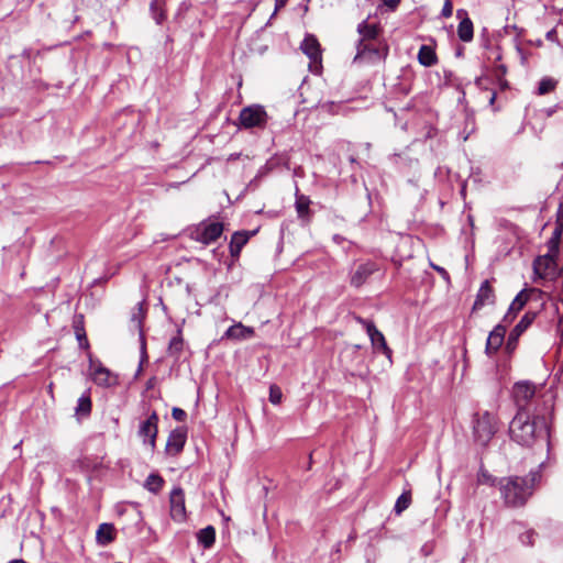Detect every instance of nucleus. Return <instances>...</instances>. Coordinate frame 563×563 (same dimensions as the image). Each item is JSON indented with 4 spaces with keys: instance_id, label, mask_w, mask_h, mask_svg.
Segmentation results:
<instances>
[{
    "instance_id": "f257e3e1",
    "label": "nucleus",
    "mask_w": 563,
    "mask_h": 563,
    "mask_svg": "<svg viewBox=\"0 0 563 563\" xmlns=\"http://www.w3.org/2000/svg\"><path fill=\"white\" fill-rule=\"evenodd\" d=\"M510 439L525 448L547 446L550 450V430L545 417L530 416L527 409H519L509 424Z\"/></svg>"
},
{
    "instance_id": "f03ea898",
    "label": "nucleus",
    "mask_w": 563,
    "mask_h": 563,
    "mask_svg": "<svg viewBox=\"0 0 563 563\" xmlns=\"http://www.w3.org/2000/svg\"><path fill=\"white\" fill-rule=\"evenodd\" d=\"M541 478L539 471H531L527 476H510L498 482L501 498L510 507H520L532 495L533 487Z\"/></svg>"
},
{
    "instance_id": "7ed1b4c3",
    "label": "nucleus",
    "mask_w": 563,
    "mask_h": 563,
    "mask_svg": "<svg viewBox=\"0 0 563 563\" xmlns=\"http://www.w3.org/2000/svg\"><path fill=\"white\" fill-rule=\"evenodd\" d=\"M474 438L481 445H487L498 430L497 418L494 413L485 411L477 413L473 420Z\"/></svg>"
},
{
    "instance_id": "20e7f679",
    "label": "nucleus",
    "mask_w": 563,
    "mask_h": 563,
    "mask_svg": "<svg viewBox=\"0 0 563 563\" xmlns=\"http://www.w3.org/2000/svg\"><path fill=\"white\" fill-rule=\"evenodd\" d=\"M268 115L261 104H252L243 108L239 115L240 126L243 129L265 128Z\"/></svg>"
},
{
    "instance_id": "39448f33",
    "label": "nucleus",
    "mask_w": 563,
    "mask_h": 563,
    "mask_svg": "<svg viewBox=\"0 0 563 563\" xmlns=\"http://www.w3.org/2000/svg\"><path fill=\"white\" fill-rule=\"evenodd\" d=\"M388 48H379L374 42H356V55L354 56L353 63L361 64H375L386 58Z\"/></svg>"
},
{
    "instance_id": "423d86ee",
    "label": "nucleus",
    "mask_w": 563,
    "mask_h": 563,
    "mask_svg": "<svg viewBox=\"0 0 563 563\" xmlns=\"http://www.w3.org/2000/svg\"><path fill=\"white\" fill-rule=\"evenodd\" d=\"M158 421V413L153 410L145 420L140 422L137 430V435L142 440V443L150 446L152 451L156 448Z\"/></svg>"
},
{
    "instance_id": "0eeeda50",
    "label": "nucleus",
    "mask_w": 563,
    "mask_h": 563,
    "mask_svg": "<svg viewBox=\"0 0 563 563\" xmlns=\"http://www.w3.org/2000/svg\"><path fill=\"white\" fill-rule=\"evenodd\" d=\"M558 254L550 253L543 256H538L533 261V273L541 279H553L558 276V264L555 257Z\"/></svg>"
},
{
    "instance_id": "6e6552de",
    "label": "nucleus",
    "mask_w": 563,
    "mask_h": 563,
    "mask_svg": "<svg viewBox=\"0 0 563 563\" xmlns=\"http://www.w3.org/2000/svg\"><path fill=\"white\" fill-rule=\"evenodd\" d=\"M357 321L365 328L373 349L390 357L391 350L388 347L384 334L376 328L374 322L363 318H357Z\"/></svg>"
},
{
    "instance_id": "1a4fd4ad",
    "label": "nucleus",
    "mask_w": 563,
    "mask_h": 563,
    "mask_svg": "<svg viewBox=\"0 0 563 563\" xmlns=\"http://www.w3.org/2000/svg\"><path fill=\"white\" fill-rule=\"evenodd\" d=\"M223 232L221 222H202L194 232V239L202 244H210L217 241Z\"/></svg>"
},
{
    "instance_id": "9d476101",
    "label": "nucleus",
    "mask_w": 563,
    "mask_h": 563,
    "mask_svg": "<svg viewBox=\"0 0 563 563\" xmlns=\"http://www.w3.org/2000/svg\"><path fill=\"white\" fill-rule=\"evenodd\" d=\"M187 427L181 426L169 432L165 446V452L167 455L176 456L184 450L187 441Z\"/></svg>"
},
{
    "instance_id": "9b49d317",
    "label": "nucleus",
    "mask_w": 563,
    "mask_h": 563,
    "mask_svg": "<svg viewBox=\"0 0 563 563\" xmlns=\"http://www.w3.org/2000/svg\"><path fill=\"white\" fill-rule=\"evenodd\" d=\"M90 368L92 369L91 377L96 385L100 387H112L118 384V377L100 362L95 364V362L90 360Z\"/></svg>"
},
{
    "instance_id": "f8f14e48",
    "label": "nucleus",
    "mask_w": 563,
    "mask_h": 563,
    "mask_svg": "<svg viewBox=\"0 0 563 563\" xmlns=\"http://www.w3.org/2000/svg\"><path fill=\"white\" fill-rule=\"evenodd\" d=\"M170 515L176 521L186 519L185 494L183 488L174 487L169 496Z\"/></svg>"
},
{
    "instance_id": "ddd939ff",
    "label": "nucleus",
    "mask_w": 563,
    "mask_h": 563,
    "mask_svg": "<svg viewBox=\"0 0 563 563\" xmlns=\"http://www.w3.org/2000/svg\"><path fill=\"white\" fill-rule=\"evenodd\" d=\"M505 334H506V325L503 323L497 324L490 331V333L487 338V341H486V346H485V352L488 356L497 353V351L500 349V346L504 343Z\"/></svg>"
},
{
    "instance_id": "4468645a",
    "label": "nucleus",
    "mask_w": 563,
    "mask_h": 563,
    "mask_svg": "<svg viewBox=\"0 0 563 563\" xmlns=\"http://www.w3.org/2000/svg\"><path fill=\"white\" fill-rule=\"evenodd\" d=\"M536 394V388L530 383H517L514 387V396L519 409H526V405L530 401Z\"/></svg>"
},
{
    "instance_id": "2eb2a0df",
    "label": "nucleus",
    "mask_w": 563,
    "mask_h": 563,
    "mask_svg": "<svg viewBox=\"0 0 563 563\" xmlns=\"http://www.w3.org/2000/svg\"><path fill=\"white\" fill-rule=\"evenodd\" d=\"M495 302V292L488 279L484 280L477 291L476 299L473 305V310H479L486 305Z\"/></svg>"
},
{
    "instance_id": "dca6fc26",
    "label": "nucleus",
    "mask_w": 563,
    "mask_h": 563,
    "mask_svg": "<svg viewBox=\"0 0 563 563\" xmlns=\"http://www.w3.org/2000/svg\"><path fill=\"white\" fill-rule=\"evenodd\" d=\"M300 48L303 54L309 57L311 63L317 64L321 62V47L314 35H306L301 42Z\"/></svg>"
},
{
    "instance_id": "f3484780",
    "label": "nucleus",
    "mask_w": 563,
    "mask_h": 563,
    "mask_svg": "<svg viewBox=\"0 0 563 563\" xmlns=\"http://www.w3.org/2000/svg\"><path fill=\"white\" fill-rule=\"evenodd\" d=\"M529 300V294L526 289L519 291L517 296L514 298L512 302L510 303L508 311L503 318V322L505 323H511L516 317L517 313L526 306V303Z\"/></svg>"
},
{
    "instance_id": "a211bd4d",
    "label": "nucleus",
    "mask_w": 563,
    "mask_h": 563,
    "mask_svg": "<svg viewBox=\"0 0 563 563\" xmlns=\"http://www.w3.org/2000/svg\"><path fill=\"white\" fill-rule=\"evenodd\" d=\"M254 335V329L246 327L241 322L234 323L229 327L222 335V340L243 341Z\"/></svg>"
},
{
    "instance_id": "6ab92c4d",
    "label": "nucleus",
    "mask_w": 563,
    "mask_h": 563,
    "mask_svg": "<svg viewBox=\"0 0 563 563\" xmlns=\"http://www.w3.org/2000/svg\"><path fill=\"white\" fill-rule=\"evenodd\" d=\"M456 15L461 19L457 26V35L462 42H471L474 35V27L472 20L467 16L465 10H457Z\"/></svg>"
},
{
    "instance_id": "aec40b11",
    "label": "nucleus",
    "mask_w": 563,
    "mask_h": 563,
    "mask_svg": "<svg viewBox=\"0 0 563 563\" xmlns=\"http://www.w3.org/2000/svg\"><path fill=\"white\" fill-rule=\"evenodd\" d=\"M376 271L377 266L373 262L360 264L351 276V285L356 288L361 287Z\"/></svg>"
},
{
    "instance_id": "412c9836",
    "label": "nucleus",
    "mask_w": 563,
    "mask_h": 563,
    "mask_svg": "<svg viewBox=\"0 0 563 563\" xmlns=\"http://www.w3.org/2000/svg\"><path fill=\"white\" fill-rule=\"evenodd\" d=\"M254 233L255 232L250 231H236L232 234L229 251L233 258H238L240 256L243 246L249 242L250 238L254 235Z\"/></svg>"
},
{
    "instance_id": "4be33fe9",
    "label": "nucleus",
    "mask_w": 563,
    "mask_h": 563,
    "mask_svg": "<svg viewBox=\"0 0 563 563\" xmlns=\"http://www.w3.org/2000/svg\"><path fill=\"white\" fill-rule=\"evenodd\" d=\"M380 27L376 23H368L367 20L362 21L357 25L358 41L374 42L379 36Z\"/></svg>"
},
{
    "instance_id": "5701e85b",
    "label": "nucleus",
    "mask_w": 563,
    "mask_h": 563,
    "mask_svg": "<svg viewBox=\"0 0 563 563\" xmlns=\"http://www.w3.org/2000/svg\"><path fill=\"white\" fill-rule=\"evenodd\" d=\"M115 539V529L112 523H101L96 532V541L99 545L106 547Z\"/></svg>"
},
{
    "instance_id": "b1692460",
    "label": "nucleus",
    "mask_w": 563,
    "mask_h": 563,
    "mask_svg": "<svg viewBox=\"0 0 563 563\" xmlns=\"http://www.w3.org/2000/svg\"><path fill=\"white\" fill-rule=\"evenodd\" d=\"M92 409V402L90 397V389H87L77 400L75 408V415L77 419L87 418L90 416Z\"/></svg>"
},
{
    "instance_id": "393cba45",
    "label": "nucleus",
    "mask_w": 563,
    "mask_h": 563,
    "mask_svg": "<svg viewBox=\"0 0 563 563\" xmlns=\"http://www.w3.org/2000/svg\"><path fill=\"white\" fill-rule=\"evenodd\" d=\"M418 62L424 67H431L438 63L435 51L432 46L421 45L418 52Z\"/></svg>"
},
{
    "instance_id": "a878e982",
    "label": "nucleus",
    "mask_w": 563,
    "mask_h": 563,
    "mask_svg": "<svg viewBox=\"0 0 563 563\" xmlns=\"http://www.w3.org/2000/svg\"><path fill=\"white\" fill-rule=\"evenodd\" d=\"M166 0H152L150 12L156 24H162L166 20Z\"/></svg>"
},
{
    "instance_id": "bb28decb",
    "label": "nucleus",
    "mask_w": 563,
    "mask_h": 563,
    "mask_svg": "<svg viewBox=\"0 0 563 563\" xmlns=\"http://www.w3.org/2000/svg\"><path fill=\"white\" fill-rule=\"evenodd\" d=\"M537 318L536 311H527L520 321L515 325L512 329L516 334H519L520 336L527 331V329L533 323V321Z\"/></svg>"
},
{
    "instance_id": "cd10ccee",
    "label": "nucleus",
    "mask_w": 563,
    "mask_h": 563,
    "mask_svg": "<svg viewBox=\"0 0 563 563\" xmlns=\"http://www.w3.org/2000/svg\"><path fill=\"white\" fill-rule=\"evenodd\" d=\"M197 538L198 542L208 549L216 541V529L212 526H208L198 532Z\"/></svg>"
},
{
    "instance_id": "c85d7f7f",
    "label": "nucleus",
    "mask_w": 563,
    "mask_h": 563,
    "mask_svg": "<svg viewBox=\"0 0 563 563\" xmlns=\"http://www.w3.org/2000/svg\"><path fill=\"white\" fill-rule=\"evenodd\" d=\"M163 485H164L163 477L156 473H152L147 476L144 487L148 492L157 494L163 488Z\"/></svg>"
},
{
    "instance_id": "c756f323",
    "label": "nucleus",
    "mask_w": 563,
    "mask_h": 563,
    "mask_svg": "<svg viewBox=\"0 0 563 563\" xmlns=\"http://www.w3.org/2000/svg\"><path fill=\"white\" fill-rule=\"evenodd\" d=\"M563 232V222L558 220V225L555 227L551 239L549 240V251L550 253H559V246L562 238Z\"/></svg>"
},
{
    "instance_id": "7c9ffc66",
    "label": "nucleus",
    "mask_w": 563,
    "mask_h": 563,
    "mask_svg": "<svg viewBox=\"0 0 563 563\" xmlns=\"http://www.w3.org/2000/svg\"><path fill=\"white\" fill-rule=\"evenodd\" d=\"M184 349V339L181 336V331L178 330L177 335L170 339L168 344V354L170 356L178 357Z\"/></svg>"
},
{
    "instance_id": "2f4dec72",
    "label": "nucleus",
    "mask_w": 563,
    "mask_h": 563,
    "mask_svg": "<svg viewBox=\"0 0 563 563\" xmlns=\"http://www.w3.org/2000/svg\"><path fill=\"white\" fill-rule=\"evenodd\" d=\"M558 80H555L552 77H543L538 85L537 95L543 96L551 91H553L556 88Z\"/></svg>"
},
{
    "instance_id": "473e14b6",
    "label": "nucleus",
    "mask_w": 563,
    "mask_h": 563,
    "mask_svg": "<svg viewBox=\"0 0 563 563\" xmlns=\"http://www.w3.org/2000/svg\"><path fill=\"white\" fill-rule=\"evenodd\" d=\"M411 503V496L410 493H402L396 500V504L394 506V511L397 515H400L404 510H406Z\"/></svg>"
},
{
    "instance_id": "72a5a7b5",
    "label": "nucleus",
    "mask_w": 563,
    "mask_h": 563,
    "mask_svg": "<svg viewBox=\"0 0 563 563\" xmlns=\"http://www.w3.org/2000/svg\"><path fill=\"white\" fill-rule=\"evenodd\" d=\"M500 479L494 477L487 470L481 468L477 475V483L481 485L495 486Z\"/></svg>"
},
{
    "instance_id": "f704fd0d",
    "label": "nucleus",
    "mask_w": 563,
    "mask_h": 563,
    "mask_svg": "<svg viewBox=\"0 0 563 563\" xmlns=\"http://www.w3.org/2000/svg\"><path fill=\"white\" fill-rule=\"evenodd\" d=\"M309 199L305 196H300L296 200V210L299 217H303L309 211Z\"/></svg>"
},
{
    "instance_id": "c9c22d12",
    "label": "nucleus",
    "mask_w": 563,
    "mask_h": 563,
    "mask_svg": "<svg viewBox=\"0 0 563 563\" xmlns=\"http://www.w3.org/2000/svg\"><path fill=\"white\" fill-rule=\"evenodd\" d=\"M519 339H520V335L516 334V332H514L511 330L509 335H508L507 342H506V351H507V353L511 354L517 349Z\"/></svg>"
},
{
    "instance_id": "e433bc0d",
    "label": "nucleus",
    "mask_w": 563,
    "mask_h": 563,
    "mask_svg": "<svg viewBox=\"0 0 563 563\" xmlns=\"http://www.w3.org/2000/svg\"><path fill=\"white\" fill-rule=\"evenodd\" d=\"M282 398H283L282 389L276 385H272L269 387V401L273 405H278V404H280Z\"/></svg>"
},
{
    "instance_id": "4c0bfd02",
    "label": "nucleus",
    "mask_w": 563,
    "mask_h": 563,
    "mask_svg": "<svg viewBox=\"0 0 563 563\" xmlns=\"http://www.w3.org/2000/svg\"><path fill=\"white\" fill-rule=\"evenodd\" d=\"M536 536H537L536 531L530 529V530L522 532L519 536V539L523 545H533Z\"/></svg>"
},
{
    "instance_id": "58836bf2",
    "label": "nucleus",
    "mask_w": 563,
    "mask_h": 563,
    "mask_svg": "<svg viewBox=\"0 0 563 563\" xmlns=\"http://www.w3.org/2000/svg\"><path fill=\"white\" fill-rule=\"evenodd\" d=\"M144 318V311L142 303L137 305V312H133L131 321L135 324L136 328L141 330L142 319Z\"/></svg>"
},
{
    "instance_id": "ea45409f",
    "label": "nucleus",
    "mask_w": 563,
    "mask_h": 563,
    "mask_svg": "<svg viewBox=\"0 0 563 563\" xmlns=\"http://www.w3.org/2000/svg\"><path fill=\"white\" fill-rule=\"evenodd\" d=\"M147 361V354H146V343L143 334L141 333V361L140 365L136 372V375H139L142 372L143 363Z\"/></svg>"
},
{
    "instance_id": "a19ab883",
    "label": "nucleus",
    "mask_w": 563,
    "mask_h": 563,
    "mask_svg": "<svg viewBox=\"0 0 563 563\" xmlns=\"http://www.w3.org/2000/svg\"><path fill=\"white\" fill-rule=\"evenodd\" d=\"M76 338L78 340L80 347H84V349L89 347V343H88V340H87L84 329H76Z\"/></svg>"
},
{
    "instance_id": "79ce46f5",
    "label": "nucleus",
    "mask_w": 563,
    "mask_h": 563,
    "mask_svg": "<svg viewBox=\"0 0 563 563\" xmlns=\"http://www.w3.org/2000/svg\"><path fill=\"white\" fill-rule=\"evenodd\" d=\"M172 416L177 421H185L187 418L186 411L178 407L173 408Z\"/></svg>"
},
{
    "instance_id": "37998d69",
    "label": "nucleus",
    "mask_w": 563,
    "mask_h": 563,
    "mask_svg": "<svg viewBox=\"0 0 563 563\" xmlns=\"http://www.w3.org/2000/svg\"><path fill=\"white\" fill-rule=\"evenodd\" d=\"M453 13V5H452V2L450 0H446L443 4V8H442V11H441V15L443 18H450Z\"/></svg>"
},
{
    "instance_id": "c03bdc74",
    "label": "nucleus",
    "mask_w": 563,
    "mask_h": 563,
    "mask_svg": "<svg viewBox=\"0 0 563 563\" xmlns=\"http://www.w3.org/2000/svg\"><path fill=\"white\" fill-rule=\"evenodd\" d=\"M494 73H495V76L498 80H501V78L506 75L507 73V67L504 65V64H499V65H496L495 66V69H494Z\"/></svg>"
},
{
    "instance_id": "a18cd8bd",
    "label": "nucleus",
    "mask_w": 563,
    "mask_h": 563,
    "mask_svg": "<svg viewBox=\"0 0 563 563\" xmlns=\"http://www.w3.org/2000/svg\"><path fill=\"white\" fill-rule=\"evenodd\" d=\"M383 2L386 7L394 11L400 3V0H383Z\"/></svg>"
},
{
    "instance_id": "49530a36",
    "label": "nucleus",
    "mask_w": 563,
    "mask_h": 563,
    "mask_svg": "<svg viewBox=\"0 0 563 563\" xmlns=\"http://www.w3.org/2000/svg\"><path fill=\"white\" fill-rule=\"evenodd\" d=\"M156 382H157V378L155 376H152L147 382H146V389H152L155 387L156 385Z\"/></svg>"
},
{
    "instance_id": "de8ad7c7",
    "label": "nucleus",
    "mask_w": 563,
    "mask_h": 563,
    "mask_svg": "<svg viewBox=\"0 0 563 563\" xmlns=\"http://www.w3.org/2000/svg\"><path fill=\"white\" fill-rule=\"evenodd\" d=\"M558 108H559L558 106H554V107L544 109L545 115L548 118L552 117L556 112Z\"/></svg>"
},
{
    "instance_id": "09e8293b",
    "label": "nucleus",
    "mask_w": 563,
    "mask_h": 563,
    "mask_svg": "<svg viewBox=\"0 0 563 563\" xmlns=\"http://www.w3.org/2000/svg\"><path fill=\"white\" fill-rule=\"evenodd\" d=\"M432 267H433L438 273H440L443 277L449 278V274H448V272H446L443 267H441V266H437V265H433Z\"/></svg>"
},
{
    "instance_id": "8fccbe9b",
    "label": "nucleus",
    "mask_w": 563,
    "mask_h": 563,
    "mask_svg": "<svg viewBox=\"0 0 563 563\" xmlns=\"http://www.w3.org/2000/svg\"><path fill=\"white\" fill-rule=\"evenodd\" d=\"M287 0H276V10L284 7L286 4Z\"/></svg>"
},
{
    "instance_id": "3c124183",
    "label": "nucleus",
    "mask_w": 563,
    "mask_h": 563,
    "mask_svg": "<svg viewBox=\"0 0 563 563\" xmlns=\"http://www.w3.org/2000/svg\"><path fill=\"white\" fill-rule=\"evenodd\" d=\"M344 240L343 236L339 235V234H334L333 235V241L338 244H340L342 241Z\"/></svg>"
},
{
    "instance_id": "603ef678",
    "label": "nucleus",
    "mask_w": 563,
    "mask_h": 563,
    "mask_svg": "<svg viewBox=\"0 0 563 563\" xmlns=\"http://www.w3.org/2000/svg\"><path fill=\"white\" fill-rule=\"evenodd\" d=\"M350 349L352 350V352H356L361 349V345H357V344L351 345L350 347H347L345 350V352H347Z\"/></svg>"
},
{
    "instance_id": "864d4df0",
    "label": "nucleus",
    "mask_w": 563,
    "mask_h": 563,
    "mask_svg": "<svg viewBox=\"0 0 563 563\" xmlns=\"http://www.w3.org/2000/svg\"><path fill=\"white\" fill-rule=\"evenodd\" d=\"M558 217L563 218V201H562V202L560 203V206H559Z\"/></svg>"
},
{
    "instance_id": "5fc2aeb1",
    "label": "nucleus",
    "mask_w": 563,
    "mask_h": 563,
    "mask_svg": "<svg viewBox=\"0 0 563 563\" xmlns=\"http://www.w3.org/2000/svg\"><path fill=\"white\" fill-rule=\"evenodd\" d=\"M495 99H496V93L493 92L490 96V99H489V103L493 104L495 102Z\"/></svg>"
},
{
    "instance_id": "6e6d98bb",
    "label": "nucleus",
    "mask_w": 563,
    "mask_h": 563,
    "mask_svg": "<svg viewBox=\"0 0 563 563\" xmlns=\"http://www.w3.org/2000/svg\"><path fill=\"white\" fill-rule=\"evenodd\" d=\"M351 163H355V158L353 156L350 157Z\"/></svg>"
},
{
    "instance_id": "4d7b16f0",
    "label": "nucleus",
    "mask_w": 563,
    "mask_h": 563,
    "mask_svg": "<svg viewBox=\"0 0 563 563\" xmlns=\"http://www.w3.org/2000/svg\"><path fill=\"white\" fill-rule=\"evenodd\" d=\"M559 221L563 222V218L559 217Z\"/></svg>"
}]
</instances>
